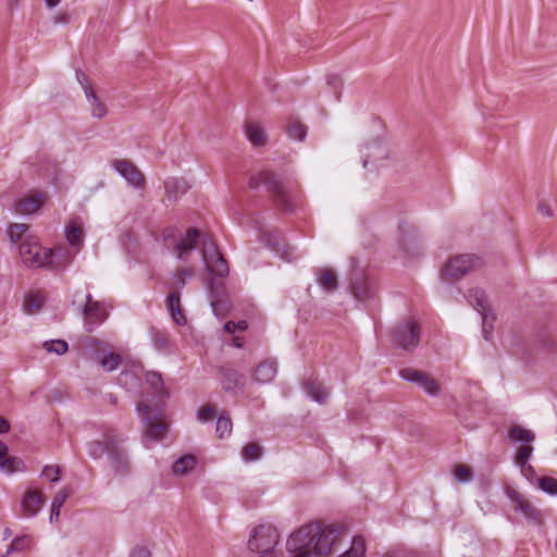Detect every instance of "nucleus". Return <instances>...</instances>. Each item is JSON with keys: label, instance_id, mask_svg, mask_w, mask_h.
I'll use <instances>...</instances> for the list:
<instances>
[{"label": "nucleus", "instance_id": "ddd939ff", "mask_svg": "<svg viewBox=\"0 0 557 557\" xmlns=\"http://www.w3.org/2000/svg\"><path fill=\"white\" fill-rule=\"evenodd\" d=\"M121 441L116 437L114 442H109L108 457L112 469L117 474H125L128 469L126 451L120 446Z\"/></svg>", "mask_w": 557, "mask_h": 557}, {"label": "nucleus", "instance_id": "dca6fc26", "mask_svg": "<svg viewBox=\"0 0 557 557\" xmlns=\"http://www.w3.org/2000/svg\"><path fill=\"white\" fill-rule=\"evenodd\" d=\"M47 267L53 269H65L74 259V252L66 247H58L55 249H46Z\"/></svg>", "mask_w": 557, "mask_h": 557}, {"label": "nucleus", "instance_id": "052dcab7", "mask_svg": "<svg viewBox=\"0 0 557 557\" xmlns=\"http://www.w3.org/2000/svg\"><path fill=\"white\" fill-rule=\"evenodd\" d=\"M282 258L285 259L288 262L292 261V259H293V251H290L289 247L284 248V250L282 251Z\"/></svg>", "mask_w": 557, "mask_h": 557}, {"label": "nucleus", "instance_id": "37998d69", "mask_svg": "<svg viewBox=\"0 0 557 557\" xmlns=\"http://www.w3.org/2000/svg\"><path fill=\"white\" fill-rule=\"evenodd\" d=\"M121 356L116 352H108L100 359V364L106 371H114L121 363Z\"/></svg>", "mask_w": 557, "mask_h": 557}, {"label": "nucleus", "instance_id": "9d476101", "mask_svg": "<svg viewBox=\"0 0 557 557\" xmlns=\"http://www.w3.org/2000/svg\"><path fill=\"white\" fill-rule=\"evenodd\" d=\"M399 375L405 381L417 384L430 396H437L440 394L437 382L425 372L412 368H405L399 371Z\"/></svg>", "mask_w": 557, "mask_h": 557}, {"label": "nucleus", "instance_id": "6e6d98bb", "mask_svg": "<svg viewBox=\"0 0 557 557\" xmlns=\"http://www.w3.org/2000/svg\"><path fill=\"white\" fill-rule=\"evenodd\" d=\"M327 84L334 89L336 94L342 88V79L336 75H331L327 77Z\"/></svg>", "mask_w": 557, "mask_h": 557}, {"label": "nucleus", "instance_id": "a18cd8bd", "mask_svg": "<svg viewBox=\"0 0 557 557\" xmlns=\"http://www.w3.org/2000/svg\"><path fill=\"white\" fill-rule=\"evenodd\" d=\"M454 476L458 482L466 483L471 481L472 472L468 467L463 465H458L454 469Z\"/></svg>", "mask_w": 557, "mask_h": 557}, {"label": "nucleus", "instance_id": "de8ad7c7", "mask_svg": "<svg viewBox=\"0 0 557 557\" xmlns=\"http://www.w3.org/2000/svg\"><path fill=\"white\" fill-rule=\"evenodd\" d=\"M60 467L59 466H45L41 471V476L51 483H57L60 480Z\"/></svg>", "mask_w": 557, "mask_h": 557}, {"label": "nucleus", "instance_id": "ea45409f", "mask_svg": "<svg viewBox=\"0 0 557 557\" xmlns=\"http://www.w3.org/2000/svg\"><path fill=\"white\" fill-rule=\"evenodd\" d=\"M42 307V298L38 293H30L24 301V311L27 314L38 312Z\"/></svg>", "mask_w": 557, "mask_h": 557}, {"label": "nucleus", "instance_id": "6e6552de", "mask_svg": "<svg viewBox=\"0 0 557 557\" xmlns=\"http://www.w3.org/2000/svg\"><path fill=\"white\" fill-rule=\"evenodd\" d=\"M468 302L481 314L482 317V331L484 338L488 341V327L492 329V324L495 320L494 313L491 311L487 302L485 292L480 288H471L467 294Z\"/></svg>", "mask_w": 557, "mask_h": 557}, {"label": "nucleus", "instance_id": "680f3d73", "mask_svg": "<svg viewBox=\"0 0 557 557\" xmlns=\"http://www.w3.org/2000/svg\"><path fill=\"white\" fill-rule=\"evenodd\" d=\"M60 509L61 508H57V507L51 506V509H50V521L57 520L59 518Z\"/></svg>", "mask_w": 557, "mask_h": 557}, {"label": "nucleus", "instance_id": "5fc2aeb1", "mask_svg": "<svg viewBox=\"0 0 557 557\" xmlns=\"http://www.w3.org/2000/svg\"><path fill=\"white\" fill-rule=\"evenodd\" d=\"M537 212L541 215L547 216V218H552L554 215V212L550 209V207L546 202H544V201L539 202V205H537Z\"/></svg>", "mask_w": 557, "mask_h": 557}, {"label": "nucleus", "instance_id": "7ed1b4c3", "mask_svg": "<svg viewBox=\"0 0 557 557\" xmlns=\"http://www.w3.org/2000/svg\"><path fill=\"white\" fill-rule=\"evenodd\" d=\"M137 412L145 425V445L148 447L147 437L150 441L161 440L166 433L168 424L163 421L161 409L151 410L150 406L145 403L137 405Z\"/></svg>", "mask_w": 557, "mask_h": 557}, {"label": "nucleus", "instance_id": "f3484780", "mask_svg": "<svg viewBox=\"0 0 557 557\" xmlns=\"http://www.w3.org/2000/svg\"><path fill=\"white\" fill-rule=\"evenodd\" d=\"M41 505L42 494L34 488H28L21 500L23 512L27 517L36 516Z\"/></svg>", "mask_w": 557, "mask_h": 557}, {"label": "nucleus", "instance_id": "774afa93", "mask_svg": "<svg viewBox=\"0 0 557 557\" xmlns=\"http://www.w3.org/2000/svg\"><path fill=\"white\" fill-rule=\"evenodd\" d=\"M95 302H97V300H94L91 294H88L86 296V304L85 305H91V304H95Z\"/></svg>", "mask_w": 557, "mask_h": 557}, {"label": "nucleus", "instance_id": "2f4dec72", "mask_svg": "<svg viewBox=\"0 0 557 557\" xmlns=\"http://www.w3.org/2000/svg\"><path fill=\"white\" fill-rule=\"evenodd\" d=\"M245 133H246L248 140L253 146L260 147L267 143V137H265L264 131L258 123H255V122L247 123L246 127H245Z\"/></svg>", "mask_w": 557, "mask_h": 557}, {"label": "nucleus", "instance_id": "423d86ee", "mask_svg": "<svg viewBox=\"0 0 557 557\" xmlns=\"http://www.w3.org/2000/svg\"><path fill=\"white\" fill-rule=\"evenodd\" d=\"M395 344L405 349H414L420 342V325L411 320L398 323L393 330Z\"/></svg>", "mask_w": 557, "mask_h": 557}, {"label": "nucleus", "instance_id": "a211bd4d", "mask_svg": "<svg viewBox=\"0 0 557 557\" xmlns=\"http://www.w3.org/2000/svg\"><path fill=\"white\" fill-rule=\"evenodd\" d=\"M507 437L513 444H519L520 447H533L532 443L535 441V434L519 424H515L508 429Z\"/></svg>", "mask_w": 557, "mask_h": 557}, {"label": "nucleus", "instance_id": "69168bd1", "mask_svg": "<svg viewBox=\"0 0 557 557\" xmlns=\"http://www.w3.org/2000/svg\"><path fill=\"white\" fill-rule=\"evenodd\" d=\"M235 326H236V331L237 330L245 331L248 327V323L245 320H242V321H238L237 323H235Z\"/></svg>", "mask_w": 557, "mask_h": 557}, {"label": "nucleus", "instance_id": "58836bf2", "mask_svg": "<svg viewBox=\"0 0 557 557\" xmlns=\"http://www.w3.org/2000/svg\"><path fill=\"white\" fill-rule=\"evenodd\" d=\"M262 456V447L257 443H249L242 449V457L245 461L251 462L260 459Z\"/></svg>", "mask_w": 557, "mask_h": 557}, {"label": "nucleus", "instance_id": "412c9836", "mask_svg": "<svg viewBox=\"0 0 557 557\" xmlns=\"http://www.w3.org/2000/svg\"><path fill=\"white\" fill-rule=\"evenodd\" d=\"M533 450V447H520L515 458L516 465L520 468L522 475L529 481L535 478V470L529 465Z\"/></svg>", "mask_w": 557, "mask_h": 557}, {"label": "nucleus", "instance_id": "8fccbe9b", "mask_svg": "<svg viewBox=\"0 0 557 557\" xmlns=\"http://www.w3.org/2000/svg\"><path fill=\"white\" fill-rule=\"evenodd\" d=\"M215 417V409L213 406L207 405L198 410V420L206 423L213 420Z\"/></svg>", "mask_w": 557, "mask_h": 557}, {"label": "nucleus", "instance_id": "49530a36", "mask_svg": "<svg viewBox=\"0 0 557 557\" xmlns=\"http://www.w3.org/2000/svg\"><path fill=\"white\" fill-rule=\"evenodd\" d=\"M193 275L191 270L184 268L176 272L174 276V286L176 290L183 289L186 285V277H190Z\"/></svg>", "mask_w": 557, "mask_h": 557}, {"label": "nucleus", "instance_id": "39448f33", "mask_svg": "<svg viewBox=\"0 0 557 557\" xmlns=\"http://www.w3.org/2000/svg\"><path fill=\"white\" fill-rule=\"evenodd\" d=\"M483 264L481 258L473 255H460L453 257L446 263L442 276L451 281L460 280L470 271L480 268Z\"/></svg>", "mask_w": 557, "mask_h": 557}, {"label": "nucleus", "instance_id": "c756f323", "mask_svg": "<svg viewBox=\"0 0 557 557\" xmlns=\"http://www.w3.org/2000/svg\"><path fill=\"white\" fill-rule=\"evenodd\" d=\"M351 293L358 300H367L374 296V288L367 278L356 280L351 283Z\"/></svg>", "mask_w": 557, "mask_h": 557}, {"label": "nucleus", "instance_id": "4d7b16f0", "mask_svg": "<svg viewBox=\"0 0 557 557\" xmlns=\"http://www.w3.org/2000/svg\"><path fill=\"white\" fill-rule=\"evenodd\" d=\"M129 557H151V553L144 547H136L131 553Z\"/></svg>", "mask_w": 557, "mask_h": 557}, {"label": "nucleus", "instance_id": "b1692460", "mask_svg": "<svg viewBox=\"0 0 557 557\" xmlns=\"http://www.w3.org/2000/svg\"><path fill=\"white\" fill-rule=\"evenodd\" d=\"M277 363L275 360H265L256 368L253 379L258 383H270L276 375Z\"/></svg>", "mask_w": 557, "mask_h": 557}, {"label": "nucleus", "instance_id": "6ab92c4d", "mask_svg": "<svg viewBox=\"0 0 557 557\" xmlns=\"http://www.w3.org/2000/svg\"><path fill=\"white\" fill-rule=\"evenodd\" d=\"M116 434L113 430L103 433V441H91L87 444L88 455L92 459H101L104 454L108 455L109 442H114Z\"/></svg>", "mask_w": 557, "mask_h": 557}, {"label": "nucleus", "instance_id": "aec40b11", "mask_svg": "<svg viewBox=\"0 0 557 557\" xmlns=\"http://www.w3.org/2000/svg\"><path fill=\"white\" fill-rule=\"evenodd\" d=\"M166 309L177 325H185L187 319L181 308V295L178 290L171 292L165 300Z\"/></svg>", "mask_w": 557, "mask_h": 557}, {"label": "nucleus", "instance_id": "cd10ccee", "mask_svg": "<svg viewBox=\"0 0 557 557\" xmlns=\"http://www.w3.org/2000/svg\"><path fill=\"white\" fill-rule=\"evenodd\" d=\"M314 274L318 284L325 292L331 293L337 288L336 275L332 269H315Z\"/></svg>", "mask_w": 557, "mask_h": 557}, {"label": "nucleus", "instance_id": "3c124183", "mask_svg": "<svg viewBox=\"0 0 557 557\" xmlns=\"http://www.w3.org/2000/svg\"><path fill=\"white\" fill-rule=\"evenodd\" d=\"M47 8L51 11V17L53 18V22L55 24L66 23L69 21V16L66 13H62L60 15H54L53 11L55 7L59 4V2H46Z\"/></svg>", "mask_w": 557, "mask_h": 557}, {"label": "nucleus", "instance_id": "13d9d810", "mask_svg": "<svg viewBox=\"0 0 557 557\" xmlns=\"http://www.w3.org/2000/svg\"><path fill=\"white\" fill-rule=\"evenodd\" d=\"M174 237H175V230H174V228L169 227V228H165V230L163 231V238H164V240H165L166 243H168L171 238H173V239H174Z\"/></svg>", "mask_w": 557, "mask_h": 557}, {"label": "nucleus", "instance_id": "0e129e2a", "mask_svg": "<svg viewBox=\"0 0 557 557\" xmlns=\"http://www.w3.org/2000/svg\"><path fill=\"white\" fill-rule=\"evenodd\" d=\"M10 429V425L8 423V421L0 417V433H4V432H8Z\"/></svg>", "mask_w": 557, "mask_h": 557}, {"label": "nucleus", "instance_id": "4468645a", "mask_svg": "<svg viewBox=\"0 0 557 557\" xmlns=\"http://www.w3.org/2000/svg\"><path fill=\"white\" fill-rule=\"evenodd\" d=\"M83 314L87 332H92L95 326L102 323L108 315L106 309L99 301L91 305H85L83 308Z\"/></svg>", "mask_w": 557, "mask_h": 557}, {"label": "nucleus", "instance_id": "e2e57ef3", "mask_svg": "<svg viewBox=\"0 0 557 557\" xmlns=\"http://www.w3.org/2000/svg\"><path fill=\"white\" fill-rule=\"evenodd\" d=\"M224 330H225V332H227V333H234V332H236L235 322H233V321H227V322L224 324Z\"/></svg>", "mask_w": 557, "mask_h": 557}, {"label": "nucleus", "instance_id": "e433bc0d", "mask_svg": "<svg viewBox=\"0 0 557 557\" xmlns=\"http://www.w3.org/2000/svg\"><path fill=\"white\" fill-rule=\"evenodd\" d=\"M146 383L153 388V391L161 396H168L169 393L164 389L161 373L150 371L145 375Z\"/></svg>", "mask_w": 557, "mask_h": 557}, {"label": "nucleus", "instance_id": "5701e85b", "mask_svg": "<svg viewBox=\"0 0 557 557\" xmlns=\"http://www.w3.org/2000/svg\"><path fill=\"white\" fill-rule=\"evenodd\" d=\"M24 462L17 457H8V446L0 441V471L8 474L22 471Z\"/></svg>", "mask_w": 557, "mask_h": 557}, {"label": "nucleus", "instance_id": "2eb2a0df", "mask_svg": "<svg viewBox=\"0 0 557 557\" xmlns=\"http://www.w3.org/2000/svg\"><path fill=\"white\" fill-rule=\"evenodd\" d=\"M46 195L41 191H33L15 203V211L23 214H32L38 211L45 203Z\"/></svg>", "mask_w": 557, "mask_h": 557}, {"label": "nucleus", "instance_id": "9b49d317", "mask_svg": "<svg viewBox=\"0 0 557 557\" xmlns=\"http://www.w3.org/2000/svg\"><path fill=\"white\" fill-rule=\"evenodd\" d=\"M506 495L510 499L513 508L520 511L525 519L536 524L542 523L543 516L541 511L537 510V508L531 502H529L521 493H519L515 488H507Z\"/></svg>", "mask_w": 557, "mask_h": 557}, {"label": "nucleus", "instance_id": "79ce46f5", "mask_svg": "<svg viewBox=\"0 0 557 557\" xmlns=\"http://www.w3.org/2000/svg\"><path fill=\"white\" fill-rule=\"evenodd\" d=\"M42 347L48 351V352H54L57 355H64L67 349H69V345L63 339H51V341H46L44 342L42 344Z\"/></svg>", "mask_w": 557, "mask_h": 557}, {"label": "nucleus", "instance_id": "603ef678", "mask_svg": "<svg viewBox=\"0 0 557 557\" xmlns=\"http://www.w3.org/2000/svg\"><path fill=\"white\" fill-rule=\"evenodd\" d=\"M67 497H69L67 490L64 488V490L59 491L55 494V496L53 497L51 506L61 508L64 505V503L66 502Z\"/></svg>", "mask_w": 557, "mask_h": 557}, {"label": "nucleus", "instance_id": "393cba45", "mask_svg": "<svg viewBox=\"0 0 557 557\" xmlns=\"http://www.w3.org/2000/svg\"><path fill=\"white\" fill-rule=\"evenodd\" d=\"M199 237V232L195 227H190L186 231L185 235L181 236L180 240L175 244L177 250V257L183 259L184 255L193 250Z\"/></svg>", "mask_w": 557, "mask_h": 557}, {"label": "nucleus", "instance_id": "4c0bfd02", "mask_svg": "<svg viewBox=\"0 0 557 557\" xmlns=\"http://www.w3.org/2000/svg\"><path fill=\"white\" fill-rule=\"evenodd\" d=\"M66 240L72 247L79 248L83 244V230L75 223L65 228Z\"/></svg>", "mask_w": 557, "mask_h": 557}, {"label": "nucleus", "instance_id": "0eeeda50", "mask_svg": "<svg viewBox=\"0 0 557 557\" xmlns=\"http://www.w3.org/2000/svg\"><path fill=\"white\" fill-rule=\"evenodd\" d=\"M18 253L25 267L30 269L47 267L46 249L33 237H27L18 245Z\"/></svg>", "mask_w": 557, "mask_h": 557}, {"label": "nucleus", "instance_id": "4be33fe9", "mask_svg": "<svg viewBox=\"0 0 557 557\" xmlns=\"http://www.w3.org/2000/svg\"><path fill=\"white\" fill-rule=\"evenodd\" d=\"M221 383L225 391L243 388L245 385V376L240 372L231 368H221Z\"/></svg>", "mask_w": 557, "mask_h": 557}, {"label": "nucleus", "instance_id": "f8f14e48", "mask_svg": "<svg viewBox=\"0 0 557 557\" xmlns=\"http://www.w3.org/2000/svg\"><path fill=\"white\" fill-rule=\"evenodd\" d=\"M112 168L134 188L145 187L144 174L127 159H115L111 162Z\"/></svg>", "mask_w": 557, "mask_h": 557}, {"label": "nucleus", "instance_id": "20e7f679", "mask_svg": "<svg viewBox=\"0 0 557 557\" xmlns=\"http://www.w3.org/2000/svg\"><path fill=\"white\" fill-rule=\"evenodd\" d=\"M278 531L271 524H260L253 529L248 541V547L251 552L260 555L275 554L274 547L278 543Z\"/></svg>", "mask_w": 557, "mask_h": 557}, {"label": "nucleus", "instance_id": "c03bdc74", "mask_svg": "<svg viewBox=\"0 0 557 557\" xmlns=\"http://www.w3.org/2000/svg\"><path fill=\"white\" fill-rule=\"evenodd\" d=\"M539 487L548 495H557V480L552 476H542L537 479Z\"/></svg>", "mask_w": 557, "mask_h": 557}, {"label": "nucleus", "instance_id": "72a5a7b5", "mask_svg": "<svg viewBox=\"0 0 557 557\" xmlns=\"http://www.w3.org/2000/svg\"><path fill=\"white\" fill-rule=\"evenodd\" d=\"M29 226L24 223H12L8 226L7 234L10 242L16 245L18 242L23 243L27 237Z\"/></svg>", "mask_w": 557, "mask_h": 557}, {"label": "nucleus", "instance_id": "09e8293b", "mask_svg": "<svg viewBox=\"0 0 557 557\" xmlns=\"http://www.w3.org/2000/svg\"><path fill=\"white\" fill-rule=\"evenodd\" d=\"M30 543V539L28 536H18L15 537L9 548L7 549V554H10L12 552H18L25 549Z\"/></svg>", "mask_w": 557, "mask_h": 557}, {"label": "nucleus", "instance_id": "c9c22d12", "mask_svg": "<svg viewBox=\"0 0 557 557\" xmlns=\"http://www.w3.org/2000/svg\"><path fill=\"white\" fill-rule=\"evenodd\" d=\"M149 333L152 345L157 350L163 351L169 348L170 336L165 331L159 330L157 327H151Z\"/></svg>", "mask_w": 557, "mask_h": 557}, {"label": "nucleus", "instance_id": "a19ab883", "mask_svg": "<svg viewBox=\"0 0 557 557\" xmlns=\"http://www.w3.org/2000/svg\"><path fill=\"white\" fill-rule=\"evenodd\" d=\"M233 424L231 418L220 414L216 420L215 432L220 438L228 437L232 433Z\"/></svg>", "mask_w": 557, "mask_h": 557}, {"label": "nucleus", "instance_id": "f704fd0d", "mask_svg": "<svg viewBox=\"0 0 557 557\" xmlns=\"http://www.w3.org/2000/svg\"><path fill=\"white\" fill-rule=\"evenodd\" d=\"M366 541L361 535L352 537L351 545L338 557H367Z\"/></svg>", "mask_w": 557, "mask_h": 557}, {"label": "nucleus", "instance_id": "f03ea898", "mask_svg": "<svg viewBox=\"0 0 557 557\" xmlns=\"http://www.w3.org/2000/svg\"><path fill=\"white\" fill-rule=\"evenodd\" d=\"M264 186L267 191L271 194L274 203L284 211H292L293 205L290 202L288 191L284 185L282 177L269 170L261 171L249 180V186L257 189Z\"/></svg>", "mask_w": 557, "mask_h": 557}, {"label": "nucleus", "instance_id": "c85d7f7f", "mask_svg": "<svg viewBox=\"0 0 557 557\" xmlns=\"http://www.w3.org/2000/svg\"><path fill=\"white\" fill-rule=\"evenodd\" d=\"M85 94L92 117L103 119L107 115L106 104L96 95L94 88H88Z\"/></svg>", "mask_w": 557, "mask_h": 557}, {"label": "nucleus", "instance_id": "338daca9", "mask_svg": "<svg viewBox=\"0 0 557 557\" xmlns=\"http://www.w3.org/2000/svg\"><path fill=\"white\" fill-rule=\"evenodd\" d=\"M233 345L237 348H242L244 346V338L238 336L233 337Z\"/></svg>", "mask_w": 557, "mask_h": 557}, {"label": "nucleus", "instance_id": "473e14b6", "mask_svg": "<svg viewBox=\"0 0 557 557\" xmlns=\"http://www.w3.org/2000/svg\"><path fill=\"white\" fill-rule=\"evenodd\" d=\"M285 132L289 138L304 141L307 136L308 128L297 119H289L285 125Z\"/></svg>", "mask_w": 557, "mask_h": 557}, {"label": "nucleus", "instance_id": "7c9ffc66", "mask_svg": "<svg viewBox=\"0 0 557 557\" xmlns=\"http://www.w3.org/2000/svg\"><path fill=\"white\" fill-rule=\"evenodd\" d=\"M164 189L170 198H176L189 189L188 183L184 178L169 177L164 182Z\"/></svg>", "mask_w": 557, "mask_h": 557}, {"label": "nucleus", "instance_id": "1a4fd4ad", "mask_svg": "<svg viewBox=\"0 0 557 557\" xmlns=\"http://www.w3.org/2000/svg\"><path fill=\"white\" fill-rule=\"evenodd\" d=\"M202 260L207 270L215 276L224 277L228 274L227 261L220 253L214 243L208 242L203 245Z\"/></svg>", "mask_w": 557, "mask_h": 557}, {"label": "nucleus", "instance_id": "bf43d9fd", "mask_svg": "<svg viewBox=\"0 0 557 557\" xmlns=\"http://www.w3.org/2000/svg\"><path fill=\"white\" fill-rule=\"evenodd\" d=\"M375 159H376V157L373 156L372 153H370V152L364 153L363 159H362L363 166L367 168L368 163L374 162Z\"/></svg>", "mask_w": 557, "mask_h": 557}, {"label": "nucleus", "instance_id": "bb28decb", "mask_svg": "<svg viewBox=\"0 0 557 557\" xmlns=\"http://www.w3.org/2000/svg\"><path fill=\"white\" fill-rule=\"evenodd\" d=\"M196 462V457L194 455L185 454L173 462L172 473L176 476L186 475L195 469Z\"/></svg>", "mask_w": 557, "mask_h": 557}, {"label": "nucleus", "instance_id": "a878e982", "mask_svg": "<svg viewBox=\"0 0 557 557\" xmlns=\"http://www.w3.org/2000/svg\"><path fill=\"white\" fill-rule=\"evenodd\" d=\"M302 387L306 394L317 403L322 404L329 396V391L315 379L309 377L305 380Z\"/></svg>", "mask_w": 557, "mask_h": 557}, {"label": "nucleus", "instance_id": "864d4df0", "mask_svg": "<svg viewBox=\"0 0 557 557\" xmlns=\"http://www.w3.org/2000/svg\"><path fill=\"white\" fill-rule=\"evenodd\" d=\"M75 74H76V79L79 83L81 87L83 88L84 92H86L88 90V88H92L87 76L85 75V73L83 71L77 69Z\"/></svg>", "mask_w": 557, "mask_h": 557}, {"label": "nucleus", "instance_id": "f257e3e1", "mask_svg": "<svg viewBox=\"0 0 557 557\" xmlns=\"http://www.w3.org/2000/svg\"><path fill=\"white\" fill-rule=\"evenodd\" d=\"M342 528L312 522L294 532L286 542L293 557H321L333 552L339 542Z\"/></svg>", "mask_w": 557, "mask_h": 557}]
</instances>
